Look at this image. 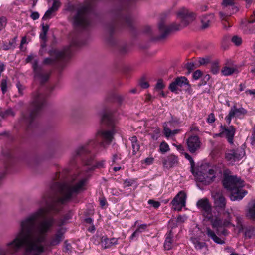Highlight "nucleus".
<instances>
[{"instance_id": "f257e3e1", "label": "nucleus", "mask_w": 255, "mask_h": 255, "mask_svg": "<svg viewBox=\"0 0 255 255\" xmlns=\"http://www.w3.org/2000/svg\"><path fill=\"white\" fill-rule=\"evenodd\" d=\"M83 160L84 166L70 181L60 183L54 182L42 196L39 201L40 207L20 221V228L15 238L6 244V248H1V255H13L24 246L26 253L35 252L32 255H40L44 252L45 242L47 233L53 226L55 220L52 217L38 221L45 217L50 212L57 213L61 209V205L71 201L79 193L86 189V185L90 177V172L96 168L104 167L105 160L91 165L92 160L88 144L78 146L72 153L70 160L72 165L76 163L77 159Z\"/></svg>"}, {"instance_id": "f03ea898", "label": "nucleus", "mask_w": 255, "mask_h": 255, "mask_svg": "<svg viewBox=\"0 0 255 255\" xmlns=\"http://www.w3.org/2000/svg\"><path fill=\"white\" fill-rule=\"evenodd\" d=\"M47 95L41 91L33 93L30 107V111L28 113H22L19 121L27 128L33 126L34 120L38 112L41 110L46 104Z\"/></svg>"}, {"instance_id": "7ed1b4c3", "label": "nucleus", "mask_w": 255, "mask_h": 255, "mask_svg": "<svg viewBox=\"0 0 255 255\" xmlns=\"http://www.w3.org/2000/svg\"><path fill=\"white\" fill-rule=\"evenodd\" d=\"M178 16L181 20V24L173 23L169 26H166L163 22L159 24L158 28L160 33L159 39H165L171 32L181 29L195 18V14L185 8L181 9L178 13Z\"/></svg>"}, {"instance_id": "20e7f679", "label": "nucleus", "mask_w": 255, "mask_h": 255, "mask_svg": "<svg viewBox=\"0 0 255 255\" xmlns=\"http://www.w3.org/2000/svg\"><path fill=\"white\" fill-rule=\"evenodd\" d=\"M67 10L73 13L72 20L74 26L77 28L85 29L91 25L90 9L88 5L79 4L68 6Z\"/></svg>"}, {"instance_id": "39448f33", "label": "nucleus", "mask_w": 255, "mask_h": 255, "mask_svg": "<svg viewBox=\"0 0 255 255\" xmlns=\"http://www.w3.org/2000/svg\"><path fill=\"white\" fill-rule=\"evenodd\" d=\"M79 46L80 44L77 40H73L71 45L64 47L61 50L55 49L49 51L50 57L44 59L43 63L46 65L57 64L60 68L64 67L63 63L66 62L72 54L71 46Z\"/></svg>"}, {"instance_id": "423d86ee", "label": "nucleus", "mask_w": 255, "mask_h": 255, "mask_svg": "<svg viewBox=\"0 0 255 255\" xmlns=\"http://www.w3.org/2000/svg\"><path fill=\"white\" fill-rule=\"evenodd\" d=\"M224 187L231 192L230 199L232 201L240 200L247 193L242 189L243 181L236 176L226 177L223 180Z\"/></svg>"}, {"instance_id": "0eeeda50", "label": "nucleus", "mask_w": 255, "mask_h": 255, "mask_svg": "<svg viewBox=\"0 0 255 255\" xmlns=\"http://www.w3.org/2000/svg\"><path fill=\"white\" fill-rule=\"evenodd\" d=\"M197 180L204 184H209L212 182L216 178V171L212 168L207 166H202L198 171L193 174Z\"/></svg>"}, {"instance_id": "6e6552de", "label": "nucleus", "mask_w": 255, "mask_h": 255, "mask_svg": "<svg viewBox=\"0 0 255 255\" xmlns=\"http://www.w3.org/2000/svg\"><path fill=\"white\" fill-rule=\"evenodd\" d=\"M223 11L219 12L221 18L225 19L227 17L237 11V7L235 5V0H223Z\"/></svg>"}, {"instance_id": "1a4fd4ad", "label": "nucleus", "mask_w": 255, "mask_h": 255, "mask_svg": "<svg viewBox=\"0 0 255 255\" xmlns=\"http://www.w3.org/2000/svg\"><path fill=\"white\" fill-rule=\"evenodd\" d=\"M196 206L206 218L208 220L213 219L211 205L207 198L199 200L196 203Z\"/></svg>"}, {"instance_id": "9d476101", "label": "nucleus", "mask_w": 255, "mask_h": 255, "mask_svg": "<svg viewBox=\"0 0 255 255\" xmlns=\"http://www.w3.org/2000/svg\"><path fill=\"white\" fill-rule=\"evenodd\" d=\"M116 131V128H113L110 130H101L98 131L97 137H100L102 140L100 142V146L105 148L106 145L110 144L113 139Z\"/></svg>"}, {"instance_id": "9b49d317", "label": "nucleus", "mask_w": 255, "mask_h": 255, "mask_svg": "<svg viewBox=\"0 0 255 255\" xmlns=\"http://www.w3.org/2000/svg\"><path fill=\"white\" fill-rule=\"evenodd\" d=\"M32 67L34 76L38 79L41 84L46 82L49 79L50 73L45 71L42 66L38 64V62L35 60L33 63Z\"/></svg>"}, {"instance_id": "f8f14e48", "label": "nucleus", "mask_w": 255, "mask_h": 255, "mask_svg": "<svg viewBox=\"0 0 255 255\" xmlns=\"http://www.w3.org/2000/svg\"><path fill=\"white\" fill-rule=\"evenodd\" d=\"M212 196L214 199V203L215 209L219 212L220 211L225 210L226 206L227 201L220 191L212 192Z\"/></svg>"}, {"instance_id": "ddd939ff", "label": "nucleus", "mask_w": 255, "mask_h": 255, "mask_svg": "<svg viewBox=\"0 0 255 255\" xmlns=\"http://www.w3.org/2000/svg\"><path fill=\"white\" fill-rule=\"evenodd\" d=\"M245 155L244 149L240 147L236 149L230 150L226 154V159L233 163L241 159Z\"/></svg>"}, {"instance_id": "4468645a", "label": "nucleus", "mask_w": 255, "mask_h": 255, "mask_svg": "<svg viewBox=\"0 0 255 255\" xmlns=\"http://www.w3.org/2000/svg\"><path fill=\"white\" fill-rule=\"evenodd\" d=\"M117 22L129 28H132L134 19L130 14L120 12L117 15Z\"/></svg>"}, {"instance_id": "2eb2a0df", "label": "nucleus", "mask_w": 255, "mask_h": 255, "mask_svg": "<svg viewBox=\"0 0 255 255\" xmlns=\"http://www.w3.org/2000/svg\"><path fill=\"white\" fill-rule=\"evenodd\" d=\"M66 230V229L64 227L59 228L55 233L50 237L48 245L54 246L59 245L64 238Z\"/></svg>"}, {"instance_id": "dca6fc26", "label": "nucleus", "mask_w": 255, "mask_h": 255, "mask_svg": "<svg viewBox=\"0 0 255 255\" xmlns=\"http://www.w3.org/2000/svg\"><path fill=\"white\" fill-rule=\"evenodd\" d=\"M186 195L183 191L179 192L171 202L174 210L180 211L185 206Z\"/></svg>"}, {"instance_id": "f3484780", "label": "nucleus", "mask_w": 255, "mask_h": 255, "mask_svg": "<svg viewBox=\"0 0 255 255\" xmlns=\"http://www.w3.org/2000/svg\"><path fill=\"white\" fill-rule=\"evenodd\" d=\"M247 113V111L243 108L238 109L235 105L232 107L230 110L228 115L225 118V120L228 124H230L231 120L234 117H239L241 115H245Z\"/></svg>"}, {"instance_id": "a211bd4d", "label": "nucleus", "mask_w": 255, "mask_h": 255, "mask_svg": "<svg viewBox=\"0 0 255 255\" xmlns=\"http://www.w3.org/2000/svg\"><path fill=\"white\" fill-rule=\"evenodd\" d=\"M185 85H189L187 78L184 76H181L176 78L169 85V89L172 92L177 93V87H182Z\"/></svg>"}, {"instance_id": "6ab92c4d", "label": "nucleus", "mask_w": 255, "mask_h": 255, "mask_svg": "<svg viewBox=\"0 0 255 255\" xmlns=\"http://www.w3.org/2000/svg\"><path fill=\"white\" fill-rule=\"evenodd\" d=\"M187 144L189 151L193 153L200 148L201 142L198 136H192L187 139Z\"/></svg>"}, {"instance_id": "aec40b11", "label": "nucleus", "mask_w": 255, "mask_h": 255, "mask_svg": "<svg viewBox=\"0 0 255 255\" xmlns=\"http://www.w3.org/2000/svg\"><path fill=\"white\" fill-rule=\"evenodd\" d=\"M162 162L164 167L169 169L177 166L179 163V160L177 156L170 154L164 158Z\"/></svg>"}, {"instance_id": "412c9836", "label": "nucleus", "mask_w": 255, "mask_h": 255, "mask_svg": "<svg viewBox=\"0 0 255 255\" xmlns=\"http://www.w3.org/2000/svg\"><path fill=\"white\" fill-rule=\"evenodd\" d=\"M101 121L103 124L112 128L114 127L115 120L114 116L111 111L105 112L102 116Z\"/></svg>"}, {"instance_id": "4be33fe9", "label": "nucleus", "mask_w": 255, "mask_h": 255, "mask_svg": "<svg viewBox=\"0 0 255 255\" xmlns=\"http://www.w3.org/2000/svg\"><path fill=\"white\" fill-rule=\"evenodd\" d=\"M221 128L223 129V132L225 135L228 141L231 144H233V138L235 133V128L233 126H231L228 128H226L225 126H221Z\"/></svg>"}, {"instance_id": "5701e85b", "label": "nucleus", "mask_w": 255, "mask_h": 255, "mask_svg": "<svg viewBox=\"0 0 255 255\" xmlns=\"http://www.w3.org/2000/svg\"><path fill=\"white\" fill-rule=\"evenodd\" d=\"M246 216L248 219L255 221V199L251 200L248 204Z\"/></svg>"}, {"instance_id": "b1692460", "label": "nucleus", "mask_w": 255, "mask_h": 255, "mask_svg": "<svg viewBox=\"0 0 255 255\" xmlns=\"http://www.w3.org/2000/svg\"><path fill=\"white\" fill-rule=\"evenodd\" d=\"M118 243V239L115 238H109L107 236H102L101 238V244L102 247L107 249Z\"/></svg>"}, {"instance_id": "393cba45", "label": "nucleus", "mask_w": 255, "mask_h": 255, "mask_svg": "<svg viewBox=\"0 0 255 255\" xmlns=\"http://www.w3.org/2000/svg\"><path fill=\"white\" fill-rule=\"evenodd\" d=\"M174 234L172 231L170 230L165 235V240L164 244V247L165 250H169L172 249L173 242Z\"/></svg>"}, {"instance_id": "a878e982", "label": "nucleus", "mask_w": 255, "mask_h": 255, "mask_svg": "<svg viewBox=\"0 0 255 255\" xmlns=\"http://www.w3.org/2000/svg\"><path fill=\"white\" fill-rule=\"evenodd\" d=\"M206 234L207 235L208 237L212 239L215 243L219 244H223L225 243L224 241L218 237L215 232L210 228L208 227L206 228Z\"/></svg>"}, {"instance_id": "bb28decb", "label": "nucleus", "mask_w": 255, "mask_h": 255, "mask_svg": "<svg viewBox=\"0 0 255 255\" xmlns=\"http://www.w3.org/2000/svg\"><path fill=\"white\" fill-rule=\"evenodd\" d=\"M220 212H223L222 213V217L223 220L224 221V225L225 226H230V225H232L231 223V215L229 212L228 210H226L224 211H220Z\"/></svg>"}, {"instance_id": "cd10ccee", "label": "nucleus", "mask_w": 255, "mask_h": 255, "mask_svg": "<svg viewBox=\"0 0 255 255\" xmlns=\"http://www.w3.org/2000/svg\"><path fill=\"white\" fill-rule=\"evenodd\" d=\"M147 227V225L146 224H143L139 225L137 229L131 235L130 239L132 240L136 237H137L140 233L146 230Z\"/></svg>"}, {"instance_id": "c85d7f7f", "label": "nucleus", "mask_w": 255, "mask_h": 255, "mask_svg": "<svg viewBox=\"0 0 255 255\" xmlns=\"http://www.w3.org/2000/svg\"><path fill=\"white\" fill-rule=\"evenodd\" d=\"M237 71V68L235 66L229 67L225 66L222 68L221 72L223 75L227 76L233 74Z\"/></svg>"}, {"instance_id": "c756f323", "label": "nucleus", "mask_w": 255, "mask_h": 255, "mask_svg": "<svg viewBox=\"0 0 255 255\" xmlns=\"http://www.w3.org/2000/svg\"><path fill=\"white\" fill-rule=\"evenodd\" d=\"M130 140L131 143V146L132 148V153L135 155L136 152L139 150L140 146L137 142V139L136 137L133 136L130 138Z\"/></svg>"}, {"instance_id": "7c9ffc66", "label": "nucleus", "mask_w": 255, "mask_h": 255, "mask_svg": "<svg viewBox=\"0 0 255 255\" xmlns=\"http://www.w3.org/2000/svg\"><path fill=\"white\" fill-rule=\"evenodd\" d=\"M0 116L3 119L9 116L14 117L15 116V113L11 108L3 110L1 108H0Z\"/></svg>"}, {"instance_id": "2f4dec72", "label": "nucleus", "mask_w": 255, "mask_h": 255, "mask_svg": "<svg viewBox=\"0 0 255 255\" xmlns=\"http://www.w3.org/2000/svg\"><path fill=\"white\" fill-rule=\"evenodd\" d=\"M236 227L238 229L239 232L240 233L241 232H243L244 229V226L243 225V218L240 216H237L236 217ZM232 226L235 227V225L232 224Z\"/></svg>"}, {"instance_id": "473e14b6", "label": "nucleus", "mask_w": 255, "mask_h": 255, "mask_svg": "<svg viewBox=\"0 0 255 255\" xmlns=\"http://www.w3.org/2000/svg\"><path fill=\"white\" fill-rule=\"evenodd\" d=\"M191 240L196 250H201L206 246L205 243L200 242L198 238L192 237Z\"/></svg>"}, {"instance_id": "72a5a7b5", "label": "nucleus", "mask_w": 255, "mask_h": 255, "mask_svg": "<svg viewBox=\"0 0 255 255\" xmlns=\"http://www.w3.org/2000/svg\"><path fill=\"white\" fill-rule=\"evenodd\" d=\"M213 17L212 15L204 16L201 19L202 28L206 29L209 26L211 18Z\"/></svg>"}, {"instance_id": "f704fd0d", "label": "nucleus", "mask_w": 255, "mask_h": 255, "mask_svg": "<svg viewBox=\"0 0 255 255\" xmlns=\"http://www.w3.org/2000/svg\"><path fill=\"white\" fill-rule=\"evenodd\" d=\"M212 225L214 228H218L222 227H227L224 225V221L219 218H216L212 221Z\"/></svg>"}, {"instance_id": "c9c22d12", "label": "nucleus", "mask_w": 255, "mask_h": 255, "mask_svg": "<svg viewBox=\"0 0 255 255\" xmlns=\"http://www.w3.org/2000/svg\"><path fill=\"white\" fill-rule=\"evenodd\" d=\"M245 236L246 238H251L255 236V230L253 227H249L245 229Z\"/></svg>"}, {"instance_id": "e433bc0d", "label": "nucleus", "mask_w": 255, "mask_h": 255, "mask_svg": "<svg viewBox=\"0 0 255 255\" xmlns=\"http://www.w3.org/2000/svg\"><path fill=\"white\" fill-rule=\"evenodd\" d=\"M16 38H14L9 42L7 44H4L3 46V50H8L10 49H13L15 47Z\"/></svg>"}, {"instance_id": "4c0bfd02", "label": "nucleus", "mask_w": 255, "mask_h": 255, "mask_svg": "<svg viewBox=\"0 0 255 255\" xmlns=\"http://www.w3.org/2000/svg\"><path fill=\"white\" fill-rule=\"evenodd\" d=\"M117 25V23L115 22H113L107 24L106 26V30L107 32L111 35L114 32L116 26Z\"/></svg>"}, {"instance_id": "58836bf2", "label": "nucleus", "mask_w": 255, "mask_h": 255, "mask_svg": "<svg viewBox=\"0 0 255 255\" xmlns=\"http://www.w3.org/2000/svg\"><path fill=\"white\" fill-rule=\"evenodd\" d=\"M71 217V213H68L64 216L63 218L60 219L58 222H57V226L62 227L61 226L63 225H64L66 221L69 220Z\"/></svg>"}, {"instance_id": "ea45409f", "label": "nucleus", "mask_w": 255, "mask_h": 255, "mask_svg": "<svg viewBox=\"0 0 255 255\" xmlns=\"http://www.w3.org/2000/svg\"><path fill=\"white\" fill-rule=\"evenodd\" d=\"M220 69V66L218 62H215L212 63L211 66V70L213 74H217Z\"/></svg>"}, {"instance_id": "a19ab883", "label": "nucleus", "mask_w": 255, "mask_h": 255, "mask_svg": "<svg viewBox=\"0 0 255 255\" xmlns=\"http://www.w3.org/2000/svg\"><path fill=\"white\" fill-rule=\"evenodd\" d=\"M184 155H185V158L190 161V164H191V171L192 172L193 174H194V167L195 165V163H194L193 159L191 157V156L187 153H185Z\"/></svg>"}, {"instance_id": "79ce46f5", "label": "nucleus", "mask_w": 255, "mask_h": 255, "mask_svg": "<svg viewBox=\"0 0 255 255\" xmlns=\"http://www.w3.org/2000/svg\"><path fill=\"white\" fill-rule=\"evenodd\" d=\"M231 41L236 46L240 45L242 42V38L240 37L237 36V35L234 36L232 38Z\"/></svg>"}, {"instance_id": "37998d69", "label": "nucleus", "mask_w": 255, "mask_h": 255, "mask_svg": "<svg viewBox=\"0 0 255 255\" xmlns=\"http://www.w3.org/2000/svg\"><path fill=\"white\" fill-rule=\"evenodd\" d=\"M185 67L188 69V73H191L197 68L196 65L193 62H188L186 64Z\"/></svg>"}, {"instance_id": "c03bdc74", "label": "nucleus", "mask_w": 255, "mask_h": 255, "mask_svg": "<svg viewBox=\"0 0 255 255\" xmlns=\"http://www.w3.org/2000/svg\"><path fill=\"white\" fill-rule=\"evenodd\" d=\"M55 12L51 9L50 8L45 12L44 15L43 16L42 19L43 20L48 19L51 18L53 14Z\"/></svg>"}, {"instance_id": "a18cd8bd", "label": "nucleus", "mask_w": 255, "mask_h": 255, "mask_svg": "<svg viewBox=\"0 0 255 255\" xmlns=\"http://www.w3.org/2000/svg\"><path fill=\"white\" fill-rule=\"evenodd\" d=\"M160 150L162 153H165L169 150L168 145L165 142H163L160 144Z\"/></svg>"}, {"instance_id": "49530a36", "label": "nucleus", "mask_w": 255, "mask_h": 255, "mask_svg": "<svg viewBox=\"0 0 255 255\" xmlns=\"http://www.w3.org/2000/svg\"><path fill=\"white\" fill-rule=\"evenodd\" d=\"M1 88L2 92L4 94L7 91V80L2 79L1 82Z\"/></svg>"}, {"instance_id": "de8ad7c7", "label": "nucleus", "mask_w": 255, "mask_h": 255, "mask_svg": "<svg viewBox=\"0 0 255 255\" xmlns=\"http://www.w3.org/2000/svg\"><path fill=\"white\" fill-rule=\"evenodd\" d=\"M148 203L152 205L154 208L157 209L160 206V203L158 201L150 199L148 201Z\"/></svg>"}, {"instance_id": "09e8293b", "label": "nucleus", "mask_w": 255, "mask_h": 255, "mask_svg": "<svg viewBox=\"0 0 255 255\" xmlns=\"http://www.w3.org/2000/svg\"><path fill=\"white\" fill-rule=\"evenodd\" d=\"M7 20L5 17H0V31L4 28L6 24Z\"/></svg>"}, {"instance_id": "8fccbe9b", "label": "nucleus", "mask_w": 255, "mask_h": 255, "mask_svg": "<svg viewBox=\"0 0 255 255\" xmlns=\"http://www.w3.org/2000/svg\"><path fill=\"white\" fill-rule=\"evenodd\" d=\"M164 133L165 136L167 137L172 136L171 130L167 127V125H166V126H164Z\"/></svg>"}, {"instance_id": "3c124183", "label": "nucleus", "mask_w": 255, "mask_h": 255, "mask_svg": "<svg viewBox=\"0 0 255 255\" xmlns=\"http://www.w3.org/2000/svg\"><path fill=\"white\" fill-rule=\"evenodd\" d=\"M202 71L200 70H197L195 71L193 74V78L195 80H198L202 76Z\"/></svg>"}, {"instance_id": "603ef678", "label": "nucleus", "mask_w": 255, "mask_h": 255, "mask_svg": "<svg viewBox=\"0 0 255 255\" xmlns=\"http://www.w3.org/2000/svg\"><path fill=\"white\" fill-rule=\"evenodd\" d=\"M128 51V48L127 45L123 44L120 47V52L122 54L126 53Z\"/></svg>"}, {"instance_id": "864d4df0", "label": "nucleus", "mask_w": 255, "mask_h": 255, "mask_svg": "<svg viewBox=\"0 0 255 255\" xmlns=\"http://www.w3.org/2000/svg\"><path fill=\"white\" fill-rule=\"evenodd\" d=\"M60 3L58 1L54 0L52 6L51 7H50V8L52 9L54 12H55L60 7Z\"/></svg>"}, {"instance_id": "5fc2aeb1", "label": "nucleus", "mask_w": 255, "mask_h": 255, "mask_svg": "<svg viewBox=\"0 0 255 255\" xmlns=\"http://www.w3.org/2000/svg\"><path fill=\"white\" fill-rule=\"evenodd\" d=\"M16 87L18 88V92L20 95H23V91L25 89V87L22 85L19 82L16 83Z\"/></svg>"}, {"instance_id": "6e6d98bb", "label": "nucleus", "mask_w": 255, "mask_h": 255, "mask_svg": "<svg viewBox=\"0 0 255 255\" xmlns=\"http://www.w3.org/2000/svg\"><path fill=\"white\" fill-rule=\"evenodd\" d=\"M165 87L164 84L163 83V81L161 79H159L156 85V89L161 90Z\"/></svg>"}, {"instance_id": "4d7b16f0", "label": "nucleus", "mask_w": 255, "mask_h": 255, "mask_svg": "<svg viewBox=\"0 0 255 255\" xmlns=\"http://www.w3.org/2000/svg\"><path fill=\"white\" fill-rule=\"evenodd\" d=\"M215 121V117L214 114L213 113H211L209 115L208 117L207 118V122L209 123L212 124L214 123Z\"/></svg>"}, {"instance_id": "13d9d810", "label": "nucleus", "mask_w": 255, "mask_h": 255, "mask_svg": "<svg viewBox=\"0 0 255 255\" xmlns=\"http://www.w3.org/2000/svg\"><path fill=\"white\" fill-rule=\"evenodd\" d=\"M251 144H255V126L254 127V128H253V133H252L251 137Z\"/></svg>"}, {"instance_id": "bf43d9fd", "label": "nucleus", "mask_w": 255, "mask_h": 255, "mask_svg": "<svg viewBox=\"0 0 255 255\" xmlns=\"http://www.w3.org/2000/svg\"><path fill=\"white\" fill-rule=\"evenodd\" d=\"M31 18L33 20L38 19L39 17V14L37 12H32L30 15Z\"/></svg>"}, {"instance_id": "052dcab7", "label": "nucleus", "mask_w": 255, "mask_h": 255, "mask_svg": "<svg viewBox=\"0 0 255 255\" xmlns=\"http://www.w3.org/2000/svg\"><path fill=\"white\" fill-rule=\"evenodd\" d=\"M133 182L132 180L127 179L124 181V187H129L132 185Z\"/></svg>"}, {"instance_id": "680f3d73", "label": "nucleus", "mask_w": 255, "mask_h": 255, "mask_svg": "<svg viewBox=\"0 0 255 255\" xmlns=\"http://www.w3.org/2000/svg\"><path fill=\"white\" fill-rule=\"evenodd\" d=\"M121 159L120 155L118 154H115L112 157V162L116 163L117 160Z\"/></svg>"}, {"instance_id": "e2e57ef3", "label": "nucleus", "mask_w": 255, "mask_h": 255, "mask_svg": "<svg viewBox=\"0 0 255 255\" xmlns=\"http://www.w3.org/2000/svg\"><path fill=\"white\" fill-rule=\"evenodd\" d=\"M140 86L144 89L147 88L149 86V84L146 81H141L140 83Z\"/></svg>"}, {"instance_id": "0e129e2a", "label": "nucleus", "mask_w": 255, "mask_h": 255, "mask_svg": "<svg viewBox=\"0 0 255 255\" xmlns=\"http://www.w3.org/2000/svg\"><path fill=\"white\" fill-rule=\"evenodd\" d=\"M49 26L48 25L42 24V32L47 33L49 30Z\"/></svg>"}, {"instance_id": "69168bd1", "label": "nucleus", "mask_w": 255, "mask_h": 255, "mask_svg": "<svg viewBox=\"0 0 255 255\" xmlns=\"http://www.w3.org/2000/svg\"><path fill=\"white\" fill-rule=\"evenodd\" d=\"M210 77L209 75H208V74L206 75L204 77V83L203 82L202 84H199V86H201L202 84L205 85L207 81L210 79Z\"/></svg>"}, {"instance_id": "338daca9", "label": "nucleus", "mask_w": 255, "mask_h": 255, "mask_svg": "<svg viewBox=\"0 0 255 255\" xmlns=\"http://www.w3.org/2000/svg\"><path fill=\"white\" fill-rule=\"evenodd\" d=\"M153 158H147L145 159L144 162L148 165H150L153 163Z\"/></svg>"}, {"instance_id": "774afa93", "label": "nucleus", "mask_w": 255, "mask_h": 255, "mask_svg": "<svg viewBox=\"0 0 255 255\" xmlns=\"http://www.w3.org/2000/svg\"><path fill=\"white\" fill-rule=\"evenodd\" d=\"M245 93L255 95V90H247L245 91Z\"/></svg>"}]
</instances>
